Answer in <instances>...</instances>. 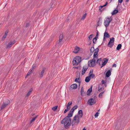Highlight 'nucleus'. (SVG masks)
Returning a JSON list of instances; mask_svg holds the SVG:
<instances>
[{
    "label": "nucleus",
    "instance_id": "f257e3e1",
    "mask_svg": "<svg viewBox=\"0 0 130 130\" xmlns=\"http://www.w3.org/2000/svg\"><path fill=\"white\" fill-rule=\"evenodd\" d=\"M72 113H69L68 116L64 118L61 121V123L64 124V126L65 128L68 129L71 125V119L70 117L73 116Z\"/></svg>",
    "mask_w": 130,
    "mask_h": 130
},
{
    "label": "nucleus",
    "instance_id": "f03ea898",
    "mask_svg": "<svg viewBox=\"0 0 130 130\" xmlns=\"http://www.w3.org/2000/svg\"><path fill=\"white\" fill-rule=\"evenodd\" d=\"M122 122L120 120H117L116 123L115 130H122Z\"/></svg>",
    "mask_w": 130,
    "mask_h": 130
},
{
    "label": "nucleus",
    "instance_id": "7ed1b4c3",
    "mask_svg": "<svg viewBox=\"0 0 130 130\" xmlns=\"http://www.w3.org/2000/svg\"><path fill=\"white\" fill-rule=\"evenodd\" d=\"M79 119L78 116H75L73 118V120L72 121L71 124L73 126L74 124L75 123H76L77 124L79 123Z\"/></svg>",
    "mask_w": 130,
    "mask_h": 130
},
{
    "label": "nucleus",
    "instance_id": "20e7f679",
    "mask_svg": "<svg viewBox=\"0 0 130 130\" xmlns=\"http://www.w3.org/2000/svg\"><path fill=\"white\" fill-rule=\"evenodd\" d=\"M115 39L114 37H112L110 38V41L107 44L108 46L111 48L114 44Z\"/></svg>",
    "mask_w": 130,
    "mask_h": 130
},
{
    "label": "nucleus",
    "instance_id": "39448f33",
    "mask_svg": "<svg viewBox=\"0 0 130 130\" xmlns=\"http://www.w3.org/2000/svg\"><path fill=\"white\" fill-rule=\"evenodd\" d=\"M111 21L109 20V17L106 18V20H104V25L106 27L108 26Z\"/></svg>",
    "mask_w": 130,
    "mask_h": 130
},
{
    "label": "nucleus",
    "instance_id": "423d86ee",
    "mask_svg": "<svg viewBox=\"0 0 130 130\" xmlns=\"http://www.w3.org/2000/svg\"><path fill=\"white\" fill-rule=\"evenodd\" d=\"M92 98H91L88 100V103L90 105H92L95 104L96 102V101H94Z\"/></svg>",
    "mask_w": 130,
    "mask_h": 130
},
{
    "label": "nucleus",
    "instance_id": "0eeeda50",
    "mask_svg": "<svg viewBox=\"0 0 130 130\" xmlns=\"http://www.w3.org/2000/svg\"><path fill=\"white\" fill-rule=\"evenodd\" d=\"M16 42V41L14 40L12 42H10L8 43V44L7 45L6 48H10L12 45L14 44Z\"/></svg>",
    "mask_w": 130,
    "mask_h": 130
},
{
    "label": "nucleus",
    "instance_id": "6e6552de",
    "mask_svg": "<svg viewBox=\"0 0 130 130\" xmlns=\"http://www.w3.org/2000/svg\"><path fill=\"white\" fill-rule=\"evenodd\" d=\"M88 66L87 65L83 67L82 72V75H84L85 74V72L88 69Z\"/></svg>",
    "mask_w": 130,
    "mask_h": 130
},
{
    "label": "nucleus",
    "instance_id": "1a4fd4ad",
    "mask_svg": "<svg viewBox=\"0 0 130 130\" xmlns=\"http://www.w3.org/2000/svg\"><path fill=\"white\" fill-rule=\"evenodd\" d=\"M103 61H102V63L101 67V68L105 66L107 64L108 61V59L106 58H104L103 59Z\"/></svg>",
    "mask_w": 130,
    "mask_h": 130
},
{
    "label": "nucleus",
    "instance_id": "9d476101",
    "mask_svg": "<svg viewBox=\"0 0 130 130\" xmlns=\"http://www.w3.org/2000/svg\"><path fill=\"white\" fill-rule=\"evenodd\" d=\"M95 63L89 60L88 62V66L90 67H94L95 65Z\"/></svg>",
    "mask_w": 130,
    "mask_h": 130
},
{
    "label": "nucleus",
    "instance_id": "9b49d317",
    "mask_svg": "<svg viewBox=\"0 0 130 130\" xmlns=\"http://www.w3.org/2000/svg\"><path fill=\"white\" fill-rule=\"evenodd\" d=\"M99 36L98 31L96 32V34L95 37L93 38V43L94 44L96 43V41L97 39L98 38Z\"/></svg>",
    "mask_w": 130,
    "mask_h": 130
},
{
    "label": "nucleus",
    "instance_id": "f8f14e48",
    "mask_svg": "<svg viewBox=\"0 0 130 130\" xmlns=\"http://www.w3.org/2000/svg\"><path fill=\"white\" fill-rule=\"evenodd\" d=\"M76 77L77 78L75 80V82L79 83V87L80 83V80H79L80 78V74L79 75L78 74V76H77Z\"/></svg>",
    "mask_w": 130,
    "mask_h": 130
},
{
    "label": "nucleus",
    "instance_id": "ddd939ff",
    "mask_svg": "<svg viewBox=\"0 0 130 130\" xmlns=\"http://www.w3.org/2000/svg\"><path fill=\"white\" fill-rule=\"evenodd\" d=\"M82 58L81 57L79 56H76L74 58V60L76 59L78 62V63H80L81 61Z\"/></svg>",
    "mask_w": 130,
    "mask_h": 130
},
{
    "label": "nucleus",
    "instance_id": "4468645a",
    "mask_svg": "<svg viewBox=\"0 0 130 130\" xmlns=\"http://www.w3.org/2000/svg\"><path fill=\"white\" fill-rule=\"evenodd\" d=\"M92 86H91L90 88L88 90L87 92V95H89L90 93L92 92Z\"/></svg>",
    "mask_w": 130,
    "mask_h": 130
},
{
    "label": "nucleus",
    "instance_id": "2eb2a0df",
    "mask_svg": "<svg viewBox=\"0 0 130 130\" xmlns=\"http://www.w3.org/2000/svg\"><path fill=\"white\" fill-rule=\"evenodd\" d=\"M111 74L110 70H108L105 74V77H108L110 76Z\"/></svg>",
    "mask_w": 130,
    "mask_h": 130
},
{
    "label": "nucleus",
    "instance_id": "dca6fc26",
    "mask_svg": "<svg viewBox=\"0 0 130 130\" xmlns=\"http://www.w3.org/2000/svg\"><path fill=\"white\" fill-rule=\"evenodd\" d=\"M80 49V48L77 46H76L74 48V51H73V53H77L79 51Z\"/></svg>",
    "mask_w": 130,
    "mask_h": 130
},
{
    "label": "nucleus",
    "instance_id": "f3484780",
    "mask_svg": "<svg viewBox=\"0 0 130 130\" xmlns=\"http://www.w3.org/2000/svg\"><path fill=\"white\" fill-rule=\"evenodd\" d=\"M81 95L82 96H84L85 95V92H84L83 87H82L81 91Z\"/></svg>",
    "mask_w": 130,
    "mask_h": 130
},
{
    "label": "nucleus",
    "instance_id": "a211bd4d",
    "mask_svg": "<svg viewBox=\"0 0 130 130\" xmlns=\"http://www.w3.org/2000/svg\"><path fill=\"white\" fill-rule=\"evenodd\" d=\"M77 85L76 84H72L70 86V87L73 89H76L77 88Z\"/></svg>",
    "mask_w": 130,
    "mask_h": 130
},
{
    "label": "nucleus",
    "instance_id": "6ab92c4d",
    "mask_svg": "<svg viewBox=\"0 0 130 130\" xmlns=\"http://www.w3.org/2000/svg\"><path fill=\"white\" fill-rule=\"evenodd\" d=\"M46 69V68H44L41 71V72L40 73V77L41 78H42L43 76V74L45 72V71Z\"/></svg>",
    "mask_w": 130,
    "mask_h": 130
},
{
    "label": "nucleus",
    "instance_id": "aec40b11",
    "mask_svg": "<svg viewBox=\"0 0 130 130\" xmlns=\"http://www.w3.org/2000/svg\"><path fill=\"white\" fill-rule=\"evenodd\" d=\"M78 115H79V116L80 118L82 117L83 115L82 110H79L78 111Z\"/></svg>",
    "mask_w": 130,
    "mask_h": 130
},
{
    "label": "nucleus",
    "instance_id": "412c9836",
    "mask_svg": "<svg viewBox=\"0 0 130 130\" xmlns=\"http://www.w3.org/2000/svg\"><path fill=\"white\" fill-rule=\"evenodd\" d=\"M73 66L77 65L79 63H78V62L76 59L74 60L73 61Z\"/></svg>",
    "mask_w": 130,
    "mask_h": 130
},
{
    "label": "nucleus",
    "instance_id": "4be33fe9",
    "mask_svg": "<svg viewBox=\"0 0 130 130\" xmlns=\"http://www.w3.org/2000/svg\"><path fill=\"white\" fill-rule=\"evenodd\" d=\"M91 78L90 76H88L86 77L85 79V81L86 82H88L90 80Z\"/></svg>",
    "mask_w": 130,
    "mask_h": 130
},
{
    "label": "nucleus",
    "instance_id": "5701e85b",
    "mask_svg": "<svg viewBox=\"0 0 130 130\" xmlns=\"http://www.w3.org/2000/svg\"><path fill=\"white\" fill-rule=\"evenodd\" d=\"M104 37L106 38H109L110 37V36L109 33L107 32H105L104 33Z\"/></svg>",
    "mask_w": 130,
    "mask_h": 130
},
{
    "label": "nucleus",
    "instance_id": "b1692460",
    "mask_svg": "<svg viewBox=\"0 0 130 130\" xmlns=\"http://www.w3.org/2000/svg\"><path fill=\"white\" fill-rule=\"evenodd\" d=\"M118 10H114L111 13V14L112 15H114L118 12Z\"/></svg>",
    "mask_w": 130,
    "mask_h": 130
},
{
    "label": "nucleus",
    "instance_id": "393cba45",
    "mask_svg": "<svg viewBox=\"0 0 130 130\" xmlns=\"http://www.w3.org/2000/svg\"><path fill=\"white\" fill-rule=\"evenodd\" d=\"M10 101L9 100L6 99L5 101L3 102L4 104H5L6 105H7L10 103Z\"/></svg>",
    "mask_w": 130,
    "mask_h": 130
},
{
    "label": "nucleus",
    "instance_id": "a878e982",
    "mask_svg": "<svg viewBox=\"0 0 130 130\" xmlns=\"http://www.w3.org/2000/svg\"><path fill=\"white\" fill-rule=\"evenodd\" d=\"M122 45L121 44H119L117 45L116 49L118 50H120L121 48Z\"/></svg>",
    "mask_w": 130,
    "mask_h": 130
},
{
    "label": "nucleus",
    "instance_id": "bb28decb",
    "mask_svg": "<svg viewBox=\"0 0 130 130\" xmlns=\"http://www.w3.org/2000/svg\"><path fill=\"white\" fill-rule=\"evenodd\" d=\"M7 106V105H6L5 104H4V103H3V104L2 105L1 107V110H2Z\"/></svg>",
    "mask_w": 130,
    "mask_h": 130
},
{
    "label": "nucleus",
    "instance_id": "cd10ccee",
    "mask_svg": "<svg viewBox=\"0 0 130 130\" xmlns=\"http://www.w3.org/2000/svg\"><path fill=\"white\" fill-rule=\"evenodd\" d=\"M93 46L90 49V52L91 53H93L94 51V44H93Z\"/></svg>",
    "mask_w": 130,
    "mask_h": 130
},
{
    "label": "nucleus",
    "instance_id": "c85d7f7f",
    "mask_svg": "<svg viewBox=\"0 0 130 130\" xmlns=\"http://www.w3.org/2000/svg\"><path fill=\"white\" fill-rule=\"evenodd\" d=\"M93 56L94 58H97L98 56V53H96V52H94V53Z\"/></svg>",
    "mask_w": 130,
    "mask_h": 130
},
{
    "label": "nucleus",
    "instance_id": "c756f323",
    "mask_svg": "<svg viewBox=\"0 0 130 130\" xmlns=\"http://www.w3.org/2000/svg\"><path fill=\"white\" fill-rule=\"evenodd\" d=\"M102 20V18H101L100 17L99 18V20L97 23V25L98 26H100L101 25V24L102 23V22H100V23L101 24L100 25L99 24V22H100V21H101Z\"/></svg>",
    "mask_w": 130,
    "mask_h": 130
},
{
    "label": "nucleus",
    "instance_id": "7c9ffc66",
    "mask_svg": "<svg viewBox=\"0 0 130 130\" xmlns=\"http://www.w3.org/2000/svg\"><path fill=\"white\" fill-rule=\"evenodd\" d=\"M37 117V116H36L35 117H33L30 121V123H32L33 121H34Z\"/></svg>",
    "mask_w": 130,
    "mask_h": 130
},
{
    "label": "nucleus",
    "instance_id": "2f4dec72",
    "mask_svg": "<svg viewBox=\"0 0 130 130\" xmlns=\"http://www.w3.org/2000/svg\"><path fill=\"white\" fill-rule=\"evenodd\" d=\"M78 107L77 105H75L71 109V110H72L73 111H74L75 109H76Z\"/></svg>",
    "mask_w": 130,
    "mask_h": 130
},
{
    "label": "nucleus",
    "instance_id": "473e14b6",
    "mask_svg": "<svg viewBox=\"0 0 130 130\" xmlns=\"http://www.w3.org/2000/svg\"><path fill=\"white\" fill-rule=\"evenodd\" d=\"M87 15V13H85L82 16V17L81 18V20H84L86 17V15Z\"/></svg>",
    "mask_w": 130,
    "mask_h": 130
},
{
    "label": "nucleus",
    "instance_id": "72a5a7b5",
    "mask_svg": "<svg viewBox=\"0 0 130 130\" xmlns=\"http://www.w3.org/2000/svg\"><path fill=\"white\" fill-rule=\"evenodd\" d=\"M58 106H55L53 107L52 108L54 111H55L57 109Z\"/></svg>",
    "mask_w": 130,
    "mask_h": 130
},
{
    "label": "nucleus",
    "instance_id": "f704fd0d",
    "mask_svg": "<svg viewBox=\"0 0 130 130\" xmlns=\"http://www.w3.org/2000/svg\"><path fill=\"white\" fill-rule=\"evenodd\" d=\"M93 35L91 34L88 37L89 39V40H91L92 38L93 37Z\"/></svg>",
    "mask_w": 130,
    "mask_h": 130
},
{
    "label": "nucleus",
    "instance_id": "c9c22d12",
    "mask_svg": "<svg viewBox=\"0 0 130 130\" xmlns=\"http://www.w3.org/2000/svg\"><path fill=\"white\" fill-rule=\"evenodd\" d=\"M105 7V6H104V5H103V6H100V7H99V10L100 11H102L103 10H101V9L103 7Z\"/></svg>",
    "mask_w": 130,
    "mask_h": 130
},
{
    "label": "nucleus",
    "instance_id": "e433bc0d",
    "mask_svg": "<svg viewBox=\"0 0 130 130\" xmlns=\"http://www.w3.org/2000/svg\"><path fill=\"white\" fill-rule=\"evenodd\" d=\"M36 66H37L36 64H34L32 66V68L31 69V70H32L34 69L36 67Z\"/></svg>",
    "mask_w": 130,
    "mask_h": 130
},
{
    "label": "nucleus",
    "instance_id": "4c0bfd02",
    "mask_svg": "<svg viewBox=\"0 0 130 130\" xmlns=\"http://www.w3.org/2000/svg\"><path fill=\"white\" fill-rule=\"evenodd\" d=\"M89 76H90V78L91 77L92 78H93L94 77L95 75L94 74L92 73Z\"/></svg>",
    "mask_w": 130,
    "mask_h": 130
},
{
    "label": "nucleus",
    "instance_id": "58836bf2",
    "mask_svg": "<svg viewBox=\"0 0 130 130\" xmlns=\"http://www.w3.org/2000/svg\"><path fill=\"white\" fill-rule=\"evenodd\" d=\"M72 104V101H70L67 105V106H70V105H71Z\"/></svg>",
    "mask_w": 130,
    "mask_h": 130
},
{
    "label": "nucleus",
    "instance_id": "ea45409f",
    "mask_svg": "<svg viewBox=\"0 0 130 130\" xmlns=\"http://www.w3.org/2000/svg\"><path fill=\"white\" fill-rule=\"evenodd\" d=\"M104 91H103V92H101L99 94V97H100V96H102V94L104 93Z\"/></svg>",
    "mask_w": 130,
    "mask_h": 130
},
{
    "label": "nucleus",
    "instance_id": "a19ab883",
    "mask_svg": "<svg viewBox=\"0 0 130 130\" xmlns=\"http://www.w3.org/2000/svg\"><path fill=\"white\" fill-rule=\"evenodd\" d=\"M98 88H99L98 91L99 92L101 91V90H102V89H103V88L102 89V87H100L99 86Z\"/></svg>",
    "mask_w": 130,
    "mask_h": 130
},
{
    "label": "nucleus",
    "instance_id": "79ce46f5",
    "mask_svg": "<svg viewBox=\"0 0 130 130\" xmlns=\"http://www.w3.org/2000/svg\"><path fill=\"white\" fill-rule=\"evenodd\" d=\"M99 113L98 112H97L95 113L94 115V117L95 118H96L98 117Z\"/></svg>",
    "mask_w": 130,
    "mask_h": 130
},
{
    "label": "nucleus",
    "instance_id": "37998d69",
    "mask_svg": "<svg viewBox=\"0 0 130 130\" xmlns=\"http://www.w3.org/2000/svg\"><path fill=\"white\" fill-rule=\"evenodd\" d=\"M37 12L36 11L33 14L32 17H35V16H36Z\"/></svg>",
    "mask_w": 130,
    "mask_h": 130
},
{
    "label": "nucleus",
    "instance_id": "c03bdc74",
    "mask_svg": "<svg viewBox=\"0 0 130 130\" xmlns=\"http://www.w3.org/2000/svg\"><path fill=\"white\" fill-rule=\"evenodd\" d=\"M29 25H30V24H29V23H27L26 24V25L25 26V27H26V28H27L29 26Z\"/></svg>",
    "mask_w": 130,
    "mask_h": 130
},
{
    "label": "nucleus",
    "instance_id": "a18cd8bd",
    "mask_svg": "<svg viewBox=\"0 0 130 130\" xmlns=\"http://www.w3.org/2000/svg\"><path fill=\"white\" fill-rule=\"evenodd\" d=\"M31 92L30 91H29L27 93V94H26V96H28L30 95V94L31 93Z\"/></svg>",
    "mask_w": 130,
    "mask_h": 130
},
{
    "label": "nucleus",
    "instance_id": "49530a36",
    "mask_svg": "<svg viewBox=\"0 0 130 130\" xmlns=\"http://www.w3.org/2000/svg\"><path fill=\"white\" fill-rule=\"evenodd\" d=\"M93 69H91L89 73V75L93 73Z\"/></svg>",
    "mask_w": 130,
    "mask_h": 130
},
{
    "label": "nucleus",
    "instance_id": "de8ad7c7",
    "mask_svg": "<svg viewBox=\"0 0 130 130\" xmlns=\"http://www.w3.org/2000/svg\"><path fill=\"white\" fill-rule=\"evenodd\" d=\"M99 50V49L98 48H97L95 50H94L95 51V52H96V53H98Z\"/></svg>",
    "mask_w": 130,
    "mask_h": 130
},
{
    "label": "nucleus",
    "instance_id": "09e8293b",
    "mask_svg": "<svg viewBox=\"0 0 130 130\" xmlns=\"http://www.w3.org/2000/svg\"><path fill=\"white\" fill-rule=\"evenodd\" d=\"M90 61H92L93 62H94V63H95V59L94 58H93L92 59L90 60Z\"/></svg>",
    "mask_w": 130,
    "mask_h": 130
},
{
    "label": "nucleus",
    "instance_id": "8fccbe9b",
    "mask_svg": "<svg viewBox=\"0 0 130 130\" xmlns=\"http://www.w3.org/2000/svg\"><path fill=\"white\" fill-rule=\"evenodd\" d=\"M63 35L61 34L60 35L59 37V38L62 39H63Z\"/></svg>",
    "mask_w": 130,
    "mask_h": 130
},
{
    "label": "nucleus",
    "instance_id": "3c124183",
    "mask_svg": "<svg viewBox=\"0 0 130 130\" xmlns=\"http://www.w3.org/2000/svg\"><path fill=\"white\" fill-rule=\"evenodd\" d=\"M8 32H9V30H7L5 32V34H6V35H7V34H8Z\"/></svg>",
    "mask_w": 130,
    "mask_h": 130
},
{
    "label": "nucleus",
    "instance_id": "603ef678",
    "mask_svg": "<svg viewBox=\"0 0 130 130\" xmlns=\"http://www.w3.org/2000/svg\"><path fill=\"white\" fill-rule=\"evenodd\" d=\"M92 98L94 100V101H96V99L97 97L95 96H94Z\"/></svg>",
    "mask_w": 130,
    "mask_h": 130
},
{
    "label": "nucleus",
    "instance_id": "864d4df0",
    "mask_svg": "<svg viewBox=\"0 0 130 130\" xmlns=\"http://www.w3.org/2000/svg\"><path fill=\"white\" fill-rule=\"evenodd\" d=\"M101 82L102 83V84H104L105 83H106V82H105V81H104V80H103Z\"/></svg>",
    "mask_w": 130,
    "mask_h": 130
},
{
    "label": "nucleus",
    "instance_id": "5fc2aeb1",
    "mask_svg": "<svg viewBox=\"0 0 130 130\" xmlns=\"http://www.w3.org/2000/svg\"><path fill=\"white\" fill-rule=\"evenodd\" d=\"M123 0H118V2L121 4L123 2Z\"/></svg>",
    "mask_w": 130,
    "mask_h": 130
},
{
    "label": "nucleus",
    "instance_id": "6e6d98bb",
    "mask_svg": "<svg viewBox=\"0 0 130 130\" xmlns=\"http://www.w3.org/2000/svg\"><path fill=\"white\" fill-rule=\"evenodd\" d=\"M119 4L118 3L117 5V6L116 8V9H115V10H118V7L119 6Z\"/></svg>",
    "mask_w": 130,
    "mask_h": 130
},
{
    "label": "nucleus",
    "instance_id": "4d7b16f0",
    "mask_svg": "<svg viewBox=\"0 0 130 130\" xmlns=\"http://www.w3.org/2000/svg\"><path fill=\"white\" fill-rule=\"evenodd\" d=\"M67 111H68L66 109H65L64 111V113H66Z\"/></svg>",
    "mask_w": 130,
    "mask_h": 130
},
{
    "label": "nucleus",
    "instance_id": "13d9d810",
    "mask_svg": "<svg viewBox=\"0 0 130 130\" xmlns=\"http://www.w3.org/2000/svg\"><path fill=\"white\" fill-rule=\"evenodd\" d=\"M62 39L59 38V43H60Z\"/></svg>",
    "mask_w": 130,
    "mask_h": 130
},
{
    "label": "nucleus",
    "instance_id": "bf43d9fd",
    "mask_svg": "<svg viewBox=\"0 0 130 130\" xmlns=\"http://www.w3.org/2000/svg\"><path fill=\"white\" fill-rule=\"evenodd\" d=\"M109 20H110L111 21H112V18L111 17H110V18H109Z\"/></svg>",
    "mask_w": 130,
    "mask_h": 130
},
{
    "label": "nucleus",
    "instance_id": "052dcab7",
    "mask_svg": "<svg viewBox=\"0 0 130 130\" xmlns=\"http://www.w3.org/2000/svg\"><path fill=\"white\" fill-rule=\"evenodd\" d=\"M107 4H108V3H107V2H106L105 3V4L104 5V6H105V7L106 5H107Z\"/></svg>",
    "mask_w": 130,
    "mask_h": 130
},
{
    "label": "nucleus",
    "instance_id": "680f3d73",
    "mask_svg": "<svg viewBox=\"0 0 130 130\" xmlns=\"http://www.w3.org/2000/svg\"><path fill=\"white\" fill-rule=\"evenodd\" d=\"M73 68L74 69H78V67H73Z\"/></svg>",
    "mask_w": 130,
    "mask_h": 130
},
{
    "label": "nucleus",
    "instance_id": "e2e57ef3",
    "mask_svg": "<svg viewBox=\"0 0 130 130\" xmlns=\"http://www.w3.org/2000/svg\"><path fill=\"white\" fill-rule=\"evenodd\" d=\"M116 64L114 63L113 64V65L112 66V67H116Z\"/></svg>",
    "mask_w": 130,
    "mask_h": 130
},
{
    "label": "nucleus",
    "instance_id": "0e129e2a",
    "mask_svg": "<svg viewBox=\"0 0 130 130\" xmlns=\"http://www.w3.org/2000/svg\"><path fill=\"white\" fill-rule=\"evenodd\" d=\"M74 111H73L72 110H71H71L69 112V113H72L73 114V112Z\"/></svg>",
    "mask_w": 130,
    "mask_h": 130
},
{
    "label": "nucleus",
    "instance_id": "69168bd1",
    "mask_svg": "<svg viewBox=\"0 0 130 130\" xmlns=\"http://www.w3.org/2000/svg\"><path fill=\"white\" fill-rule=\"evenodd\" d=\"M105 38L106 37H105L104 36L103 40V43L104 42V41L105 40H106Z\"/></svg>",
    "mask_w": 130,
    "mask_h": 130
},
{
    "label": "nucleus",
    "instance_id": "338daca9",
    "mask_svg": "<svg viewBox=\"0 0 130 130\" xmlns=\"http://www.w3.org/2000/svg\"><path fill=\"white\" fill-rule=\"evenodd\" d=\"M39 14V16H40V15H42V13H41V12H39L38 13V14Z\"/></svg>",
    "mask_w": 130,
    "mask_h": 130
},
{
    "label": "nucleus",
    "instance_id": "774afa93",
    "mask_svg": "<svg viewBox=\"0 0 130 130\" xmlns=\"http://www.w3.org/2000/svg\"><path fill=\"white\" fill-rule=\"evenodd\" d=\"M5 37H3L2 38V40L3 41L5 40Z\"/></svg>",
    "mask_w": 130,
    "mask_h": 130
}]
</instances>
